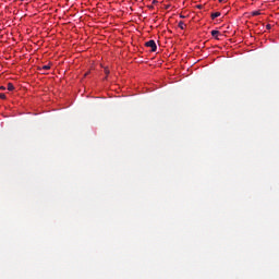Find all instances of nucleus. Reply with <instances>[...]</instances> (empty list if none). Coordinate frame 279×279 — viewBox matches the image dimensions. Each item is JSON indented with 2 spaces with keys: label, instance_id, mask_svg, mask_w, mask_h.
<instances>
[{
  "label": "nucleus",
  "instance_id": "nucleus-3",
  "mask_svg": "<svg viewBox=\"0 0 279 279\" xmlns=\"http://www.w3.org/2000/svg\"><path fill=\"white\" fill-rule=\"evenodd\" d=\"M219 16H221V12H215L211 14L213 21H215V19H219Z\"/></svg>",
  "mask_w": 279,
  "mask_h": 279
},
{
  "label": "nucleus",
  "instance_id": "nucleus-4",
  "mask_svg": "<svg viewBox=\"0 0 279 279\" xmlns=\"http://www.w3.org/2000/svg\"><path fill=\"white\" fill-rule=\"evenodd\" d=\"M7 90H14V85L12 83H8V87H7Z\"/></svg>",
  "mask_w": 279,
  "mask_h": 279
},
{
  "label": "nucleus",
  "instance_id": "nucleus-6",
  "mask_svg": "<svg viewBox=\"0 0 279 279\" xmlns=\"http://www.w3.org/2000/svg\"><path fill=\"white\" fill-rule=\"evenodd\" d=\"M41 69L43 71H49V69H51V65L47 64V65H44Z\"/></svg>",
  "mask_w": 279,
  "mask_h": 279
},
{
  "label": "nucleus",
  "instance_id": "nucleus-10",
  "mask_svg": "<svg viewBox=\"0 0 279 279\" xmlns=\"http://www.w3.org/2000/svg\"><path fill=\"white\" fill-rule=\"evenodd\" d=\"M266 29H271V24H267Z\"/></svg>",
  "mask_w": 279,
  "mask_h": 279
},
{
  "label": "nucleus",
  "instance_id": "nucleus-1",
  "mask_svg": "<svg viewBox=\"0 0 279 279\" xmlns=\"http://www.w3.org/2000/svg\"><path fill=\"white\" fill-rule=\"evenodd\" d=\"M145 47H149L150 51H153V52H156L158 49V46H156V41L154 39L146 41Z\"/></svg>",
  "mask_w": 279,
  "mask_h": 279
},
{
  "label": "nucleus",
  "instance_id": "nucleus-8",
  "mask_svg": "<svg viewBox=\"0 0 279 279\" xmlns=\"http://www.w3.org/2000/svg\"><path fill=\"white\" fill-rule=\"evenodd\" d=\"M105 73H106V75H110V70L105 69Z\"/></svg>",
  "mask_w": 279,
  "mask_h": 279
},
{
  "label": "nucleus",
  "instance_id": "nucleus-9",
  "mask_svg": "<svg viewBox=\"0 0 279 279\" xmlns=\"http://www.w3.org/2000/svg\"><path fill=\"white\" fill-rule=\"evenodd\" d=\"M5 94H0V99H5Z\"/></svg>",
  "mask_w": 279,
  "mask_h": 279
},
{
  "label": "nucleus",
  "instance_id": "nucleus-11",
  "mask_svg": "<svg viewBox=\"0 0 279 279\" xmlns=\"http://www.w3.org/2000/svg\"><path fill=\"white\" fill-rule=\"evenodd\" d=\"M0 90H5V87H4V86H1V87H0Z\"/></svg>",
  "mask_w": 279,
  "mask_h": 279
},
{
  "label": "nucleus",
  "instance_id": "nucleus-12",
  "mask_svg": "<svg viewBox=\"0 0 279 279\" xmlns=\"http://www.w3.org/2000/svg\"><path fill=\"white\" fill-rule=\"evenodd\" d=\"M218 1H219V3H222L223 0H218Z\"/></svg>",
  "mask_w": 279,
  "mask_h": 279
},
{
  "label": "nucleus",
  "instance_id": "nucleus-2",
  "mask_svg": "<svg viewBox=\"0 0 279 279\" xmlns=\"http://www.w3.org/2000/svg\"><path fill=\"white\" fill-rule=\"evenodd\" d=\"M221 33H219V31H211V36L214 37V38H216L217 40H219V35H220Z\"/></svg>",
  "mask_w": 279,
  "mask_h": 279
},
{
  "label": "nucleus",
  "instance_id": "nucleus-7",
  "mask_svg": "<svg viewBox=\"0 0 279 279\" xmlns=\"http://www.w3.org/2000/svg\"><path fill=\"white\" fill-rule=\"evenodd\" d=\"M179 27H180V29H184V22H179Z\"/></svg>",
  "mask_w": 279,
  "mask_h": 279
},
{
  "label": "nucleus",
  "instance_id": "nucleus-5",
  "mask_svg": "<svg viewBox=\"0 0 279 279\" xmlns=\"http://www.w3.org/2000/svg\"><path fill=\"white\" fill-rule=\"evenodd\" d=\"M252 16H260V11H253Z\"/></svg>",
  "mask_w": 279,
  "mask_h": 279
}]
</instances>
